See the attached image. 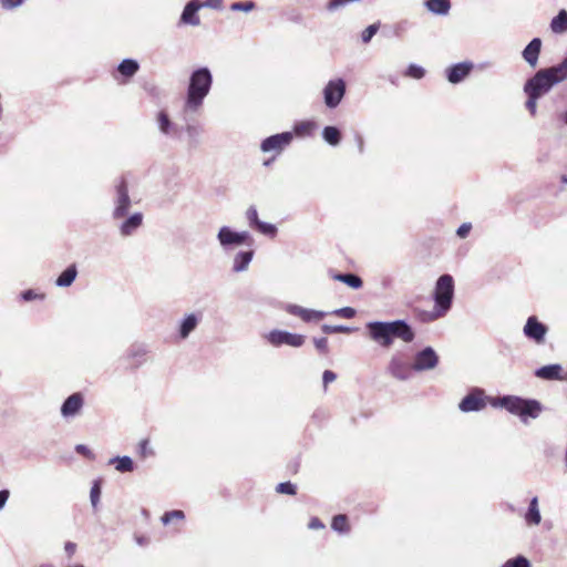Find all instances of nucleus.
I'll return each instance as SVG.
<instances>
[{
  "instance_id": "nucleus-55",
  "label": "nucleus",
  "mask_w": 567,
  "mask_h": 567,
  "mask_svg": "<svg viewBox=\"0 0 567 567\" xmlns=\"http://www.w3.org/2000/svg\"><path fill=\"white\" fill-rule=\"evenodd\" d=\"M4 9H14L22 4L23 0H0Z\"/></svg>"
},
{
  "instance_id": "nucleus-33",
  "label": "nucleus",
  "mask_w": 567,
  "mask_h": 567,
  "mask_svg": "<svg viewBox=\"0 0 567 567\" xmlns=\"http://www.w3.org/2000/svg\"><path fill=\"white\" fill-rule=\"evenodd\" d=\"M110 464H115L116 471L121 473L132 472L134 470L133 460L130 456H115L110 460Z\"/></svg>"
},
{
  "instance_id": "nucleus-1",
  "label": "nucleus",
  "mask_w": 567,
  "mask_h": 567,
  "mask_svg": "<svg viewBox=\"0 0 567 567\" xmlns=\"http://www.w3.org/2000/svg\"><path fill=\"white\" fill-rule=\"evenodd\" d=\"M368 337L383 349H390L395 341L411 343L415 332L411 324L402 319L393 321H370L365 324Z\"/></svg>"
},
{
  "instance_id": "nucleus-28",
  "label": "nucleus",
  "mask_w": 567,
  "mask_h": 567,
  "mask_svg": "<svg viewBox=\"0 0 567 567\" xmlns=\"http://www.w3.org/2000/svg\"><path fill=\"white\" fill-rule=\"evenodd\" d=\"M525 520L528 525H538L542 520L539 507H538V498L535 496L530 499L528 509L525 514Z\"/></svg>"
},
{
  "instance_id": "nucleus-15",
  "label": "nucleus",
  "mask_w": 567,
  "mask_h": 567,
  "mask_svg": "<svg viewBox=\"0 0 567 567\" xmlns=\"http://www.w3.org/2000/svg\"><path fill=\"white\" fill-rule=\"evenodd\" d=\"M390 371L399 380H406L412 374L411 357H393Z\"/></svg>"
},
{
  "instance_id": "nucleus-39",
  "label": "nucleus",
  "mask_w": 567,
  "mask_h": 567,
  "mask_svg": "<svg viewBox=\"0 0 567 567\" xmlns=\"http://www.w3.org/2000/svg\"><path fill=\"white\" fill-rule=\"evenodd\" d=\"M404 75L409 76V78H412V79L420 80V79H422L425 75V70L422 66L417 65V64L411 63L408 66Z\"/></svg>"
},
{
  "instance_id": "nucleus-2",
  "label": "nucleus",
  "mask_w": 567,
  "mask_h": 567,
  "mask_svg": "<svg viewBox=\"0 0 567 567\" xmlns=\"http://www.w3.org/2000/svg\"><path fill=\"white\" fill-rule=\"evenodd\" d=\"M434 308L420 316L422 321H434L444 317L452 307L454 298V279L445 274L439 277L434 289Z\"/></svg>"
},
{
  "instance_id": "nucleus-30",
  "label": "nucleus",
  "mask_w": 567,
  "mask_h": 567,
  "mask_svg": "<svg viewBox=\"0 0 567 567\" xmlns=\"http://www.w3.org/2000/svg\"><path fill=\"white\" fill-rule=\"evenodd\" d=\"M333 279L343 282L353 289H360L363 286L362 279L358 275L352 272L337 274L333 276Z\"/></svg>"
},
{
  "instance_id": "nucleus-42",
  "label": "nucleus",
  "mask_w": 567,
  "mask_h": 567,
  "mask_svg": "<svg viewBox=\"0 0 567 567\" xmlns=\"http://www.w3.org/2000/svg\"><path fill=\"white\" fill-rule=\"evenodd\" d=\"M379 28H380V23H373V24H370L369 27H367L362 33H361V39H362V42L363 43H369L371 41V39L377 34V32L379 31Z\"/></svg>"
},
{
  "instance_id": "nucleus-64",
  "label": "nucleus",
  "mask_w": 567,
  "mask_h": 567,
  "mask_svg": "<svg viewBox=\"0 0 567 567\" xmlns=\"http://www.w3.org/2000/svg\"><path fill=\"white\" fill-rule=\"evenodd\" d=\"M560 181L561 183L567 184V175H561Z\"/></svg>"
},
{
  "instance_id": "nucleus-57",
  "label": "nucleus",
  "mask_w": 567,
  "mask_h": 567,
  "mask_svg": "<svg viewBox=\"0 0 567 567\" xmlns=\"http://www.w3.org/2000/svg\"><path fill=\"white\" fill-rule=\"evenodd\" d=\"M354 140L358 146V151L360 154H363L364 152V140L360 133H355Z\"/></svg>"
},
{
  "instance_id": "nucleus-27",
  "label": "nucleus",
  "mask_w": 567,
  "mask_h": 567,
  "mask_svg": "<svg viewBox=\"0 0 567 567\" xmlns=\"http://www.w3.org/2000/svg\"><path fill=\"white\" fill-rule=\"evenodd\" d=\"M426 9L439 16H446L451 9L450 0H426L425 2Z\"/></svg>"
},
{
  "instance_id": "nucleus-11",
  "label": "nucleus",
  "mask_w": 567,
  "mask_h": 567,
  "mask_svg": "<svg viewBox=\"0 0 567 567\" xmlns=\"http://www.w3.org/2000/svg\"><path fill=\"white\" fill-rule=\"evenodd\" d=\"M486 406V398L484 395V390L480 388H474L471 392L462 399L458 404V409L462 412H477L483 410Z\"/></svg>"
},
{
  "instance_id": "nucleus-38",
  "label": "nucleus",
  "mask_w": 567,
  "mask_h": 567,
  "mask_svg": "<svg viewBox=\"0 0 567 567\" xmlns=\"http://www.w3.org/2000/svg\"><path fill=\"white\" fill-rule=\"evenodd\" d=\"M255 228L266 235V236H269V237H275L276 234H277V227L274 225V224H269V223H266V221H259Z\"/></svg>"
},
{
  "instance_id": "nucleus-37",
  "label": "nucleus",
  "mask_w": 567,
  "mask_h": 567,
  "mask_svg": "<svg viewBox=\"0 0 567 567\" xmlns=\"http://www.w3.org/2000/svg\"><path fill=\"white\" fill-rule=\"evenodd\" d=\"M101 497V481L96 480L93 482V485L90 491V501L93 508H96L100 503Z\"/></svg>"
},
{
  "instance_id": "nucleus-29",
  "label": "nucleus",
  "mask_w": 567,
  "mask_h": 567,
  "mask_svg": "<svg viewBox=\"0 0 567 567\" xmlns=\"http://www.w3.org/2000/svg\"><path fill=\"white\" fill-rule=\"evenodd\" d=\"M157 122H158V127H159V131L164 134V135H174L176 136L177 135V128L176 126L172 123V121L169 120L168 115L166 114V112L164 111H161L157 115Z\"/></svg>"
},
{
  "instance_id": "nucleus-31",
  "label": "nucleus",
  "mask_w": 567,
  "mask_h": 567,
  "mask_svg": "<svg viewBox=\"0 0 567 567\" xmlns=\"http://www.w3.org/2000/svg\"><path fill=\"white\" fill-rule=\"evenodd\" d=\"M322 138L331 146H337L341 142V131L337 126H326L322 130Z\"/></svg>"
},
{
  "instance_id": "nucleus-50",
  "label": "nucleus",
  "mask_w": 567,
  "mask_h": 567,
  "mask_svg": "<svg viewBox=\"0 0 567 567\" xmlns=\"http://www.w3.org/2000/svg\"><path fill=\"white\" fill-rule=\"evenodd\" d=\"M199 4H202V8H209L215 10L223 9V0H199Z\"/></svg>"
},
{
  "instance_id": "nucleus-8",
  "label": "nucleus",
  "mask_w": 567,
  "mask_h": 567,
  "mask_svg": "<svg viewBox=\"0 0 567 567\" xmlns=\"http://www.w3.org/2000/svg\"><path fill=\"white\" fill-rule=\"evenodd\" d=\"M265 338L270 344L275 347L290 346L299 348L306 341V337L303 334L292 333L286 330L278 329L271 330L268 334H266Z\"/></svg>"
},
{
  "instance_id": "nucleus-20",
  "label": "nucleus",
  "mask_w": 567,
  "mask_h": 567,
  "mask_svg": "<svg viewBox=\"0 0 567 567\" xmlns=\"http://www.w3.org/2000/svg\"><path fill=\"white\" fill-rule=\"evenodd\" d=\"M535 375L543 380H566L563 375V367L560 364H548L536 369Z\"/></svg>"
},
{
  "instance_id": "nucleus-13",
  "label": "nucleus",
  "mask_w": 567,
  "mask_h": 567,
  "mask_svg": "<svg viewBox=\"0 0 567 567\" xmlns=\"http://www.w3.org/2000/svg\"><path fill=\"white\" fill-rule=\"evenodd\" d=\"M202 9L199 0H189L179 17V25L198 27L200 24V18L198 11Z\"/></svg>"
},
{
  "instance_id": "nucleus-14",
  "label": "nucleus",
  "mask_w": 567,
  "mask_h": 567,
  "mask_svg": "<svg viewBox=\"0 0 567 567\" xmlns=\"http://www.w3.org/2000/svg\"><path fill=\"white\" fill-rule=\"evenodd\" d=\"M524 333L528 339L539 343L545 339L547 327L542 323L535 316H532L527 319L524 326Z\"/></svg>"
},
{
  "instance_id": "nucleus-54",
  "label": "nucleus",
  "mask_w": 567,
  "mask_h": 567,
  "mask_svg": "<svg viewBox=\"0 0 567 567\" xmlns=\"http://www.w3.org/2000/svg\"><path fill=\"white\" fill-rule=\"evenodd\" d=\"M313 342H315V346H316L318 351L324 352L327 350V346H328L327 338H324V337H322V338H315Z\"/></svg>"
},
{
  "instance_id": "nucleus-59",
  "label": "nucleus",
  "mask_w": 567,
  "mask_h": 567,
  "mask_svg": "<svg viewBox=\"0 0 567 567\" xmlns=\"http://www.w3.org/2000/svg\"><path fill=\"white\" fill-rule=\"evenodd\" d=\"M10 496V492L8 489L0 491V511L6 506Z\"/></svg>"
},
{
  "instance_id": "nucleus-7",
  "label": "nucleus",
  "mask_w": 567,
  "mask_h": 567,
  "mask_svg": "<svg viewBox=\"0 0 567 567\" xmlns=\"http://www.w3.org/2000/svg\"><path fill=\"white\" fill-rule=\"evenodd\" d=\"M217 239L224 250L240 246L250 239L248 231H236L228 226H223L217 233Z\"/></svg>"
},
{
  "instance_id": "nucleus-10",
  "label": "nucleus",
  "mask_w": 567,
  "mask_h": 567,
  "mask_svg": "<svg viewBox=\"0 0 567 567\" xmlns=\"http://www.w3.org/2000/svg\"><path fill=\"white\" fill-rule=\"evenodd\" d=\"M346 94V82L342 79L330 80L323 89L324 104L336 109Z\"/></svg>"
},
{
  "instance_id": "nucleus-17",
  "label": "nucleus",
  "mask_w": 567,
  "mask_h": 567,
  "mask_svg": "<svg viewBox=\"0 0 567 567\" xmlns=\"http://www.w3.org/2000/svg\"><path fill=\"white\" fill-rule=\"evenodd\" d=\"M472 62H460L445 70L446 79L452 84L462 82L472 71Z\"/></svg>"
},
{
  "instance_id": "nucleus-5",
  "label": "nucleus",
  "mask_w": 567,
  "mask_h": 567,
  "mask_svg": "<svg viewBox=\"0 0 567 567\" xmlns=\"http://www.w3.org/2000/svg\"><path fill=\"white\" fill-rule=\"evenodd\" d=\"M554 85H556L555 81L549 76L547 71L540 69L525 82L524 92L542 97L547 94Z\"/></svg>"
},
{
  "instance_id": "nucleus-34",
  "label": "nucleus",
  "mask_w": 567,
  "mask_h": 567,
  "mask_svg": "<svg viewBox=\"0 0 567 567\" xmlns=\"http://www.w3.org/2000/svg\"><path fill=\"white\" fill-rule=\"evenodd\" d=\"M185 130L188 136L189 146L197 147L199 145V137L203 133V128L195 124H187Z\"/></svg>"
},
{
  "instance_id": "nucleus-53",
  "label": "nucleus",
  "mask_w": 567,
  "mask_h": 567,
  "mask_svg": "<svg viewBox=\"0 0 567 567\" xmlns=\"http://www.w3.org/2000/svg\"><path fill=\"white\" fill-rule=\"evenodd\" d=\"M472 229L471 223H463L456 230V235L460 238H465Z\"/></svg>"
},
{
  "instance_id": "nucleus-56",
  "label": "nucleus",
  "mask_w": 567,
  "mask_h": 567,
  "mask_svg": "<svg viewBox=\"0 0 567 567\" xmlns=\"http://www.w3.org/2000/svg\"><path fill=\"white\" fill-rule=\"evenodd\" d=\"M337 378L336 373L330 371V370H326L323 372V375H322V381H323V384L327 385L329 384L330 382L334 381Z\"/></svg>"
},
{
  "instance_id": "nucleus-26",
  "label": "nucleus",
  "mask_w": 567,
  "mask_h": 567,
  "mask_svg": "<svg viewBox=\"0 0 567 567\" xmlns=\"http://www.w3.org/2000/svg\"><path fill=\"white\" fill-rule=\"evenodd\" d=\"M549 76L555 81V84L560 83L567 79V56L557 65L545 69Z\"/></svg>"
},
{
  "instance_id": "nucleus-21",
  "label": "nucleus",
  "mask_w": 567,
  "mask_h": 567,
  "mask_svg": "<svg viewBox=\"0 0 567 567\" xmlns=\"http://www.w3.org/2000/svg\"><path fill=\"white\" fill-rule=\"evenodd\" d=\"M143 223V214L134 213L130 217H127L120 226V233L122 236H131L134 234Z\"/></svg>"
},
{
  "instance_id": "nucleus-46",
  "label": "nucleus",
  "mask_w": 567,
  "mask_h": 567,
  "mask_svg": "<svg viewBox=\"0 0 567 567\" xmlns=\"http://www.w3.org/2000/svg\"><path fill=\"white\" fill-rule=\"evenodd\" d=\"M527 95V101H526V109L529 111V113L532 114V116H535L536 115V112H537V101L540 99L539 96L537 95H534L532 93H525Z\"/></svg>"
},
{
  "instance_id": "nucleus-35",
  "label": "nucleus",
  "mask_w": 567,
  "mask_h": 567,
  "mask_svg": "<svg viewBox=\"0 0 567 567\" xmlns=\"http://www.w3.org/2000/svg\"><path fill=\"white\" fill-rule=\"evenodd\" d=\"M331 527L338 533H347L349 530L348 517L343 514L336 515L332 519Z\"/></svg>"
},
{
  "instance_id": "nucleus-61",
  "label": "nucleus",
  "mask_w": 567,
  "mask_h": 567,
  "mask_svg": "<svg viewBox=\"0 0 567 567\" xmlns=\"http://www.w3.org/2000/svg\"><path fill=\"white\" fill-rule=\"evenodd\" d=\"M416 354H436V352L432 347H425L424 349L419 351Z\"/></svg>"
},
{
  "instance_id": "nucleus-19",
  "label": "nucleus",
  "mask_w": 567,
  "mask_h": 567,
  "mask_svg": "<svg viewBox=\"0 0 567 567\" xmlns=\"http://www.w3.org/2000/svg\"><path fill=\"white\" fill-rule=\"evenodd\" d=\"M84 403L83 396L81 393H73L69 398L65 399L61 406V414L64 417H73L75 416L82 409Z\"/></svg>"
},
{
  "instance_id": "nucleus-49",
  "label": "nucleus",
  "mask_w": 567,
  "mask_h": 567,
  "mask_svg": "<svg viewBox=\"0 0 567 567\" xmlns=\"http://www.w3.org/2000/svg\"><path fill=\"white\" fill-rule=\"evenodd\" d=\"M138 452L142 457L153 455V450L150 446L148 440H142L138 444Z\"/></svg>"
},
{
  "instance_id": "nucleus-3",
  "label": "nucleus",
  "mask_w": 567,
  "mask_h": 567,
  "mask_svg": "<svg viewBox=\"0 0 567 567\" xmlns=\"http://www.w3.org/2000/svg\"><path fill=\"white\" fill-rule=\"evenodd\" d=\"M213 84V75L208 68L202 66L194 70L189 78L185 109L196 111L202 106Z\"/></svg>"
},
{
  "instance_id": "nucleus-60",
  "label": "nucleus",
  "mask_w": 567,
  "mask_h": 567,
  "mask_svg": "<svg viewBox=\"0 0 567 567\" xmlns=\"http://www.w3.org/2000/svg\"><path fill=\"white\" fill-rule=\"evenodd\" d=\"M64 550L69 557H72L76 550V544L72 542H66L64 545Z\"/></svg>"
},
{
  "instance_id": "nucleus-41",
  "label": "nucleus",
  "mask_w": 567,
  "mask_h": 567,
  "mask_svg": "<svg viewBox=\"0 0 567 567\" xmlns=\"http://www.w3.org/2000/svg\"><path fill=\"white\" fill-rule=\"evenodd\" d=\"M256 8V3L251 0L234 2L230 4L231 11L250 12Z\"/></svg>"
},
{
  "instance_id": "nucleus-43",
  "label": "nucleus",
  "mask_w": 567,
  "mask_h": 567,
  "mask_svg": "<svg viewBox=\"0 0 567 567\" xmlns=\"http://www.w3.org/2000/svg\"><path fill=\"white\" fill-rule=\"evenodd\" d=\"M185 518V514L183 511H179V509H174V511H169V512H166L161 520L164 525H167L169 524L173 519H178V520H183Z\"/></svg>"
},
{
  "instance_id": "nucleus-63",
  "label": "nucleus",
  "mask_w": 567,
  "mask_h": 567,
  "mask_svg": "<svg viewBox=\"0 0 567 567\" xmlns=\"http://www.w3.org/2000/svg\"><path fill=\"white\" fill-rule=\"evenodd\" d=\"M560 118L565 124H567V111L564 114H561Z\"/></svg>"
},
{
  "instance_id": "nucleus-40",
  "label": "nucleus",
  "mask_w": 567,
  "mask_h": 567,
  "mask_svg": "<svg viewBox=\"0 0 567 567\" xmlns=\"http://www.w3.org/2000/svg\"><path fill=\"white\" fill-rule=\"evenodd\" d=\"M502 567H530V563L525 556L518 555L508 559Z\"/></svg>"
},
{
  "instance_id": "nucleus-36",
  "label": "nucleus",
  "mask_w": 567,
  "mask_h": 567,
  "mask_svg": "<svg viewBox=\"0 0 567 567\" xmlns=\"http://www.w3.org/2000/svg\"><path fill=\"white\" fill-rule=\"evenodd\" d=\"M315 128H316L315 122L305 121V122L297 123L293 127V131L297 135H310Z\"/></svg>"
},
{
  "instance_id": "nucleus-24",
  "label": "nucleus",
  "mask_w": 567,
  "mask_h": 567,
  "mask_svg": "<svg viewBox=\"0 0 567 567\" xmlns=\"http://www.w3.org/2000/svg\"><path fill=\"white\" fill-rule=\"evenodd\" d=\"M78 276V267L75 264L68 266L56 278L55 285L60 288L70 287Z\"/></svg>"
},
{
  "instance_id": "nucleus-45",
  "label": "nucleus",
  "mask_w": 567,
  "mask_h": 567,
  "mask_svg": "<svg viewBox=\"0 0 567 567\" xmlns=\"http://www.w3.org/2000/svg\"><path fill=\"white\" fill-rule=\"evenodd\" d=\"M276 492L280 494L295 495L297 493V487L291 482H282L276 486Z\"/></svg>"
},
{
  "instance_id": "nucleus-12",
  "label": "nucleus",
  "mask_w": 567,
  "mask_h": 567,
  "mask_svg": "<svg viewBox=\"0 0 567 567\" xmlns=\"http://www.w3.org/2000/svg\"><path fill=\"white\" fill-rule=\"evenodd\" d=\"M202 319L203 313L199 311L184 315V317L178 321L177 324V337L181 340L187 339L190 336V333L196 330Z\"/></svg>"
},
{
  "instance_id": "nucleus-52",
  "label": "nucleus",
  "mask_w": 567,
  "mask_h": 567,
  "mask_svg": "<svg viewBox=\"0 0 567 567\" xmlns=\"http://www.w3.org/2000/svg\"><path fill=\"white\" fill-rule=\"evenodd\" d=\"M21 298L24 300V301H32L34 299H43L44 296L43 295H39L34 290L32 289H28V290H24L22 293H21Z\"/></svg>"
},
{
  "instance_id": "nucleus-23",
  "label": "nucleus",
  "mask_w": 567,
  "mask_h": 567,
  "mask_svg": "<svg viewBox=\"0 0 567 567\" xmlns=\"http://www.w3.org/2000/svg\"><path fill=\"white\" fill-rule=\"evenodd\" d=\"M439 363V357H411L412 372L425 371L435 368Z\"/></svg>"
},
{
  "instance_id": "nucleus-51",
  "label": "nucleus",
  "mask_w": 567,
  "mask_h": 567,
  "mask_svg": "<svg viewBox=\"0 0 567 567\" xmlns=\"http://www.w3.org/2000/svg\"><path fill=\"white\" fill-rule=\"evenodd\" d=\"M75 451H76V453L83 455L84 457H86L89 460L95 458V455L93 454V452L84 444H78L75 446Z\"/></svg>"
},
{
  "instance_id": "nucleus-9",
  "label": "nucleus",
  "mask_w": 567,
  "mask_h": 567,
  "mask_svg": "<svg viewBox=\"0 0 567 567\" xmlns=\"http://www.w3.org/2000/svg\"><path fill=\"white\" fill-rule=\"evenodd\" d=\"M115 193L116 195L112 216L114 219H120L126 216L131 206L127 183L123 177L116 184Z\"/></svg>"
},
{
  "instance_id": "nucleus-22",
  "label": "nucleus",
  "mask_w": 567,
  "mask_h": 567,
  "mask_svg": "<svg viewBox=\"0 0 567 567\" xmlns=\"http://www.w3.org/2000/svg\"><path fill=\"white\" fill-rule=\"evenodd\" d=\"M254 258V250H241L237 252L233 261V271L243 272L248 269L249 264Z\"/></svg>"
},
{
  "instance_id": "nucleus-25",
  "label": "nucleus",
  "mask_w": 567,
  "mask_h": 567,
  "mask_svg": "<svg viewBox=\"0 0 567 567\" xmlns=\"http://www.w3.org/2000/svg\"><path fill=\"white\" fill-rule=\"evenodd\" d=\"M549 28L555 34H564L567 32V11L565 9L559 10L549 24Z\"/></svg>"
},
{
  "instance_id": "nucleus-4",
  "label": "nucleus",
  "mask_w": 567,
  "mask_h": 567,
  "mask_svg": "<svg viewBox=\"0 0 567 567\" xmlns=\"http://www.w3.org/2000/svg\"><path fill=\"white\" fill-rule=\"evenodd\" d=\"M491 404L495 408H503L509 413L526 422L527 417L536 419L543 411V405L535 399H524L517 395H503L494 398Z\"/></svg>"
},
{
  "instance_id": "nucleus-62",
  "label": "nucleus",
  "mask_w": 567,
  "mask_h": 567,
  "mask_svg": "<svg viewBox=\"0 0 567 567\" xmlns=\"http://www.w3.org/2000/svg\"><path fill=\"white\" fill-rule=\"evenodd\" d=\"M136 542L138 545H144L146 543L143 537H136Z\"/></svg>"
},
{
  "instance_id": "nucleus-58",
  "label": "nucleus",
  "mask_w": 567,
  "mask_h": 567,
  "mask_svg": "<svg viewBox=\"0 0 567 567\" xmlns=\"http://www.w3.org/2000/svg\"><path fill=\"white\" fill-rule=\"evenodd\" d=\"M308 527H309L310 529H321V528H323V527H324V525L322 524V522H321L319 518L313 517V518H311V520L309 522Z\"/></svg>"
},
{
  "instance_id": "nucleus-47",
  "label": "nucleus",
  "mask_w": 567,
  "mask_h": 567,
  "mask_svg": "<svg viewBox=\"0 0 567 567\" xmlns=\"http://www.w3.org/2000/svg\"><path fill=\"white\" fill-rule=\"evenodd\" d=\"M246 217L248 219L249 226L254 228L260 221V219L258 218V212L254 206H250L247 209Z\"/></svg>"
},
{
  "instance_id": "nucleus-18",
  "label": "nucleus",
  "mask_w": 567,
  "mask_h": 567,
  "mask_svg": "<svg viewBox=\"0 0 567 567\" xmlns=\"http://www.w3.org/2000/svg\"><path fill=\"white\" fill-rule=\"evenodd\" d=\"M542 44H543V42H542L540 38H534L522 51V56H523L524 61L530 68L537 66L540 50H542Z\"/></svg>"
},
{
  "instance_id": "nucleus-16",
  "label": "nucleus",
  "mask_w": 567,
  "mask_h": 567,
  "mask_svg": "<svg viewBox=\"0 0 567 567\" xmlns=\"http://www.w3.org/2000/svg\"><path fill=\"white\" fill-rule=\"evenodd\" d=\"M287 312L299 317L305 322H317L322 320L328 315L324 311L308 309L298 305H289L287 307Z\"/></svg>"
},
{
  "instance_id": "nucleus-44",
  "label": "nucleus",
  "mask_w": 567,
  "mask_h": 567,
  "mask_svg": "<svg viewBox=\"0 0 567 567\" xmlns=\"http://www.w3.org/2000/svg\"><path fill=\"white\" fill-rule=\"evenodd\" d=\"M321 330L326 334H332V333H340V332L348 333V332H351L352 329L349 327H346V326H341V324H338V326L322 324Z\"/></svg>"
},
{
  "instance_id": "nucleus-6",
  "label": "nucleus",
  "mask_w": 567,
  "mask_h": 567,
  "mask_svg": "<svg viewBox=\"0 0 567 567\" xmlns=\"http://www.w3.org/2000/svg\"><path fill=\"white\" fill-rule=\"evenodd\" d=\"M292 140V132L274 134L262 140L260 150L262 153H274L275 155H279L291 144Z\"/></svg>"
},
{
  "instance_id": "nucleus-48",
  "label": "nucleus",
  "mask_w": 567,
  "mask_h": 567,
  "mask_svg": "<svg viewBox=\"0 0 567 567\" xmlns=\"http://www.w3.org/2000/svg\"><path fill=\"white\" fill-rule=\"evenodd\" d=\"M334 315L343 317L346 319H351L355 316L357 311L352 307H343L333 311Z\"/></svg>"
},
{
  "instance_id": "nucleus-32",
  "label": "nucleus",
  "mask_w": 567,
  "mask_h": 567,
  "mask_svg": "<svg viewBox=\"0 0 567 567\" xmlns=\"http://www.w3.org/2000/svg\"><path fill=\"white\" fill-rule=\"evenodd\" d=\"M140 69V64L136 60L133 59H124L117 66V71L126 76H133Z\"/></svg>"
}]
</instances>
